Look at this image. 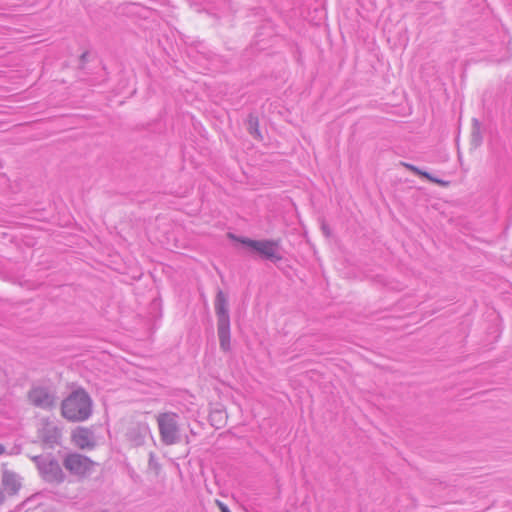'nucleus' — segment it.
Masks as SVG:
<instances>
[{"instance_id":"nucleus-1","label":"nucleus","mask_w":512,"mask_h":512,"mask_svg":"<svg viewBox=\"0 0 512 512\" xmlns=\"http://www.w3.org/2000/svg\"><path fill=\"white\" fill-rule=\"evenodd\" d=\"M61 410L62 416L69 421H85L92 413L91 398L84 390H76L62 402Z\"/></svg>"},{"instance_id":"nucleus-2","label":"nucleus","mask_w":512,"mask_h":512,"mask_svg":"<svg viewBox=\"0 0 512 512\" xmlns=\"http://www.w3.org/2000/svg\"><path fill=\"white\" fill-rule=\"evenodd\" d=\"M215 311L217 315V330L220 347L223 351L230 350V317L228 312V300L223 291L219 290L215 299Z\"/></svg>"},{"instance_id":"nucleus-3","label":"nucleus","mask_w":512,"mask_h":512,"mask_svg":"<svg viewBox=\"0 0 512 512\" xmlns=\"http://www.w3.org/2000/svg\"><path fill=\"white\" fill-rule=\"evenodd\" d=\"M237 241L257 253L264 260L277 263L283 259L280 240H253L250 238L240 237L237 238Z\"/></svg>"},{"instance_id":"nucleus-4","label":"nucleus","mask_w":512,"mask_h":512,"mask_svg":"<svg viewBox=\"0 0 512 512\" xmlns=\"http://www.w3.org/2000/svg\"><path fill=\"white\" fill-rule=\"evenodd\" d=\"M178 419V414L174 412L160 413L157 416L160 439L165 445L170 446L180 442Z\"/></svg>"},{"instance_id":"nucleus-5","label":"nucleus","mask_w":512,"mask_h":512,"mask_svg":"<svg viewBox=\"0 0 512 512\" xmlns=\"http://www.w3.org/2000/svg\"><path fill=\"white\" fill-rule=\"evenodd\" d=\"M33 461L42 477L48 482L60 483L64 480V473L59 463L50 456H35Z\"/></svg>"},{"instance_id":"nucleus-6","label":"nucleus","mask_w":512,"mask_h":512,"mask_svg":"<svg viewBox=\"0 0 512 512\" xmlns=\"http://www.w3.org/2000/svg\"><path fill=\"white\" fill-rule=\"evenodd\" d=\"M63 465L71 474L86 476L91 473L94 463L86 456L73 453L65 457Z\"/></svg>"},{"instance_id":"nucleus-7","label":"nucleus","mask_w":512,"mask_h":512,"mask_svg":"<svg viewBox=\"0 0 512 512\" xmlns=\"http://www.w3.org/2000/svg\"><path fill=\"white\" fill-rule=\"evenodd\" d=\"M29 399L33 405L42 408L50 409L55 405L54 394L45 387H33L29 392Z\"/></svg>"},{"instance_id":"nucleus-8","label":"nucleus","mask_w":512,"mask_h":512,"mask_svg":"<svg viewBox=\"0 0 512 512\" xmlns=\"http://www.w3.org/2000/svg\"><path fill=\"white\" fill-rule=\"evenodd\" d=\"M61 429L52 421L44 420L39 428V438L49 447L60 444Z\"/></svg>"},{"instance_id":"nucleus-9","label":"nucleus","mask_w":512,"mask_h":512,"mask_svg":"<svg viewBox=\"0 0 512 512\" xmlns=\"http://www.w3.org/2000/svg\"><path fill=\"white\" fill-rule=\"evenodd\" d=\"M72 441L80 449H90L95 446L93 432L84 427H79L72 433Z\"/></svg>"},{"instance_id":"nucleus-10","label":"nucleus","mask_w":512,"mask_h":512,"mask_svg":"<svg viewBox=\"0 0 512 512\" xmlns=\"http://www.w3.org/2000/svg\"><path fill=\"white\" fill-rule=\"evenodd\" d=\"M1 483L7 494L14 496L18 494L22 487V478L13 471L4 470L2 473Z\"/></svg>"},{"instance_id":"nucleus-11","label":"nucleus","mask_w":512,"mask_h":512,"mask_svg":"<svg viewBox=\"0 0 512 512\" xmlns=\"http://www.w3.org/2000/svg\"><path fill=\"white\" fill-rule=\"evenodd\" d=\"M138 434L135 438H132L136 445L143 443L144 437L149 433V426L147 423H141L137 426Z\"/></svg>"},{"instance_id":"nucleus-12","label":"nucleus","mask_w":512,"mask_h":512,"mask_svg":"<svg viewBox=\"0 0 512 512\" xmlns=\"http://www.w3.org/2000/svg\"><path fill=\"white\" fill-rule=\"evenodd\" d=\"M407 169H409L410 171H412L414 174L416 175H420V176H423L433 182H436V183H439L440 181L437 180V179H434L429 173L427 172H424L422 170H420L418 167L412 165V164H408V163H404L403 164Z\"/></svg>"},{"instance_id":"nucleus-13","label":"nucleus","mask_w":512,"mask_h":512,"mask_svg":"<svg viewBox=\"0 0 512 512\" xmlns=\"http://www.w3.org/2000/svg\"><path fill=\"white\" fill-rule=\"evenodd\" d=\"M216 504L219 507L221 512H231L229 508L221 501L216 500Z\"/></svg>"},{"instance_id":"nucleus-14","label":"nucleus","mask_w":512,"mask_h":512,"mask_svg":"<svg viewBox=\"0 0 512 512\" xmlns=\"http://www.w3.org/2000/svg\"><path fill=\"white\" fill-rule=\"evenodd\" d=\"M5 501V494L3 490L0 488V505L3 504Z\"/></svg>"},{"instance_id":"nucleus-15","label":"nucleus","mask_w":512,"mask_h":512,"mask_svg":"<svg viewBox=\"0 0 512 512\" xmlns=\"http://www.w3.org/2000/svg\"><path fill=\"white\" fill-rule=\"evenodd\" d=\"M5 451H6V448H5L2 444H0V456H1L2 454H4V453H5Z\"/></svg>"},{"instance_id":"nucleus-16","label":"nucleus","mask_w":512,"mask_h":512,"mask_svg":"<svg viewBox=\"0 0 512 512\" xmlns=\"http://www.w3.org/2000/svg\"><path fill=\"white\" fill-rule=\"evenodd\" d=\"M322 229H323L324 233L328 236L329 235V231H328L326 225H323Z\"/></svg>"},{"instance_id":"nucleus-17","label":"nucleus","mask_w":512,"mask_h":512,"mask_svg":"<svg viewBox=\"0 0 512 512\" xmlns=\"http://www.w3.org/2000/svg\"><path fill=\"white\" fill-rule=\"evenodd\" d=\"M251 133L259 136V131H258L257 127L253 128V131Z\"/></svg>"}]
</instances>
